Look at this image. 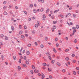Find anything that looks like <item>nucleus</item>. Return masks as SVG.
<instances>
[{"instance_id": "obj_1", "label": "nucleus", "mask_w": 79, "mask_h": 79, "mask_svg": "<svg viewBox=\"0 0 79 79\" xmlns=\"http://www.w3.org/2000/svg\"><path fill=\"white\" fill-rule=\"evenodd\" d=\"M18 69L19 70V71H21V66H18Z\"/></svg>"}, {"instance_id": "obj_2", "label": "nucleus", "mask_w": 79, "mask_h": 79, "mask_svg": "<svg viewBox=\"0 0 79 79\" xmlns=\"http://www.w3.org/2000/svg\"><path fill=\"white\" fill-rule=\"evenodd\" d=\"M34 72L35 73H39V71L38 70H37V69H35L34 70Z\"/></svg>"}, {"instance_id": "obj_3", "label": "nucleus", "mask_w": 79, "mask_h": 79, "mask_svg": "<svg viewBox=\"0 0 79 79\" xmlns=\"http://www.w3.org/2000/svg\"><path fill=\"white\" fill-rule=\"evenodd\" d=\"M42 79H44V78L45 77V75H44V74L42 73Z\"/></svg>"}, {"instance_id": "obj_4", "label": "nucleus", "mask_w": 79, "mask_h": 79, "mask_svg": "<svg viewBox=\"0 0 79 79\" xmlns=\"http://www.w3.org/2000/svg\"><path fill=\"white\" fill-rule=\"evenodd\" d=\"M53 50L54 52V53H56L57 52L56 51V50L55 49V48H53Z\"/></svg>"}, {"instance_id": "obj_5", "label": "nucleus", "mask_w": 79, "mask_h": 79, "mask_svg": "<svg viewBox=\"0 0 79 79\" xmlns=\"http://www.w3.org/2000/svg\"><path fill=\"white\" fill-rule=\"evenodd\" d=\"M3 14L4 15H8L6 11H4V12Z\"/></svg>"}, {"instance_id": "obj_6", "label": "nucleus", "mask_w": 79, "mask_h": 79, "mask_svg": "<svg viewBox=\"0 0 79 79\" xmlns=\"http://www.w3.org/2000/svg\"><path fill=\"white\" fill-rule=\"evenodd\" d=\"M44 11V8H41L40 10V11L41 12H43Z\"/></svg>"}, {"instance_id": "obj_7", "label": "nucleus", "mask_w": 79, "mask_h": 79, "mask_svg": "<svg viewBox=\"0 0 79 79\" xmlns=\"http://www.w3.org/2000/svg\"><path fill=\"white\" fill-rule=\"evenodd\" d=\"M14 27H13V26H12L11 27V30H12V31H14Z\"/></svg>"}, {"instance_id": "obj_8", "label": "nucleus", "mask_w": 79, "mask_h": 79, "mask_svg": "<svg viewBox=\"0 0 79 79\" xmlns=\"http://www.w3.org/2000/svg\"><path fill=\"white\" fill-rule=\"evenodd\" d=\"M56 64H57V65H58V66H61V64H60V63L59 62H57Z\"/></svg>"}, {"instance_id": "obj_9", "label": "nucleus", "mask_w": 79, "mask_h": 79, "mask_svg": "<svg viewBox=\"0 0 79 79\" xmlns=\"http://www.w3.org/2000/svg\"><path fill=\"white\" fill-rule=\"evenodd\" d=\"M37 24L38 26H40V22L39 21H38L37 22Z\"/></svg>"}, {"instance_id": "obj_10", "label": "nucleus", "mask_w": 79, "mask_h": 79, "mask_svg": "<svg viewBox=\"0 0 79 79\" xmlns=\"http://www.w3.org/2000/svg\"><path fill=\"white\" fill-rule=\"evenodd\" d=\"M4 37V35H3V34H1L0 35L1 38H3Z\"/></svg>"}, {"instance_id": "obj_11", "label": "nucleus", "mask_w": 79, "mask_h": 79, "mask_svg": "<svg viewBox=\"0 0 79 79\" xmlns=\"http://www.w3.org/2000/svg\"><path fill=\"white\" fill-rule=\"evenodd\" d=\"M26 53L27 55H29L30 54V52H29V51H27V52Z\"/></svg>"}, {"instance_id": "obj_12", "label": "nucleus", "mask_w": 79, "mask_h": 79, "mask_svg": "<svg viewBox=\"0 0 79 79\" xmlns=\"http://www.w3.org/2000/svg\"><path fill=\"white\" fill-rule=\"evenodd\" d=\"M33 12H34V13H37V10L35 9H34Z\"/></svg>"}, {"instance_id": "obj_13", "label": "nucleus", "mask_w": 79, "mask_h": 79, "mask_svg": "<svg viewBox=\"0 0 79 79\" xmlns=\"http://www.w3.org/2000/svg\"><path fill=\"white\" fill-rule=\"evenodd\" d=\"M21 37L22 39H24V38H25L24 36L23 35H21Z\"/></svg>"}, {"instance_id": "obj_14", "label": "nucleus", "mask_w": 79, "mask_h": 79, "mask_svg": "<svg viewBox=\"0 0 79 79\" xmlns=\"http://www.w3.org/2000/svg\"><path fill=\"white\" fill-rule=\"evenodd\" d=\"M40 47L41 48H44V46L43 44H41L40 45Z\"/></svg>"}, {"instance_id": "obj_15", "label": "nucleus", "mask_w": 79, "mask_h": 79, "mask_svg": "<svg viewBox=\"0 0 79 79\" xmlns=\"http://www.w3.org/2000/svg\"><path fill=\"white\" fill-rule=\"evenodd\" d=\"M31 67H32L33 69H35V66H34V65H32L31 66Z\"/></svg>"}, {"instance_id": "obj_16", "label": "nucleus", "mask_w": 79, "mask_h": 79, "mask_svg": "<svg viewBox=\"0 0 79 79\" xmlns=\"http://www.w3.org/2000/svg\"><path fill=\"white\" fill-rule=\"evenodd\" d=\"M5 40H8V37L7 36H5Z\"/></svg>"}, {"instance_id": "obj_17", "label": "nucleus", "mask_w": 79, "mask_h": 79, "mask_svg": "<svg viewBox=\"0 0 79 79\" xmlns=\"http://www.w3.org/2000/svg\"><path fill=\"white\" fill-rule=\"evenodd\" d=\"M19 34H20V35H21V34H23V31H21L19 32Z\"/></svg>"}, {"instance_id": "obj_18", "label": "nucleus", "mask_w": 79, "mask_h": 79, "mask_svg": "<svg viewBox=\"0 0 79 79\" xmlns=\"http://www.w3.org/2000/svg\"><path fill=\"white\" fill-rule=\"evenodd\" d=\"M51 63H52V64H54V63H55V60H52L51 61Z\"/></svg>"}, {"instance_id": "obj_19", "label": "nucleus", "mask_w": 79, "mask_h": 79, "mask_svg": "<svg viewBox=\"0 0 79 79\" xmlns=\"http://www.w3.org/2000/svg\"><path fill=\"white\" fill-rule=\"evenodd\" d=\"M6 3H7V2L6 1H4L3 2V4L4 5H5V4H6Z\"/></svg>"}, {"instance_id": "obj_20", "label": "nucleus", "mask_w": 79, "mask_h": 79, "mask_svg": "<svg viewBox=\"0 0 79 79\" xmlns=\"http://www.w3.org/2000/svg\"><path fill=\"white\" fill-rule=\"evenodd\" d=\"M12 6H13L11 5H9V8L10 9V8H11L12 7Z\"/></svg>"}, {"instance_id": "obj_21", "label": "nucleus", "mask_w": 79, "mask_h": 79, "mask_svg": "<svg viewBox=\"0 0 79 79\" xmlns=\"http://www.w3.org/2000/svg\"><path fill=\"white\" fill-rule=\"evenodd\" d=\"M64 51L65 52H69V49H67L65 50Z\"/></svg>"}, {"instance_id": "obj_22", "label": "nucleus", "mask_w": 79, "mask_h": 79, "mask_svg": "<svg viewBox=\"0 0 79 79\" xmlns=\"http://www.w3.org/2000/svg\"><path fill=\"white\" fill-rule=\"evenodd\" d=\"M13 58L14 60H16V57L14 56H13Z\"/></svg>"}, {"instance_id": "obj_23", "label": "nucleus", "mask_w": 79, "mask_h": 79, "mask_svg": "<svg viewBox=\"0 0 79 79\" xmlns=\"http://www.w3.org/2000/svg\"><path fill=\"white\" fill-rule=\"evenodd\" d=\"M58 11H59V10H55L54 11V13H57V12H58Z\"/></svg>"}, {"instance_id": "obj_24", "label": "nucleus", "mask_w": 79, "mask_h": 79, "mask_svg": "<svg viewBox=\"0 0 79 79\" xmlns=\"http://www.w3.org/2000/svg\"><path fill=\"white\" fill-rule=\"evenodd\" d=\"M65 59H66V60L67 61H68L69 60V58L68 57H66L65 58Z\"/></svg>"}, {"instance_id": "obj_25", "label": "nucleus", "mask_w": 79, "mask_h": 79, "mask_svg": "<svg viewBox=\"0 0 79 79\" xmlns=\"http://www.w3.org/2000/svg\"><path fill=\"white\" fill-rule=\"evenodd\" d=\"M46 55H47V56H49V55H50L49 52H47L46 53Z\"/></svg>"}, {"instance_id": "obj_26", "label": "nucleus", "mask_w": 79, "mask_h": 79, "mask_svg": "<svg viewBox=\"0 0 79 79\" xmlns=\"http://www.w3.org/2000/svg\"><path fill=\"white\" fill-rule=\"evenodd\" d=\"M27 46L28 47H31V44H29L27 45Z\"/></svg>"}, {"instance_id": "obj_27", "label": "nucleus", "mask_w": 79, "mask_h": 79, "mask_svg": "<svg viewBox=\"0 0 79 79\" xmlns=\"http://www.w3.org/2000/svg\"><path fill=\"white\" fill-rule=\"evenodd\" d=\"M7 8V6H4L3 7V10H5V9H6V8Z\"/></svg>"}, {"instance_id": "obj_28", "label": "nucleus", "mask_w": 79, "mask_h": 79, "mask_svg": "<svg viewBox=\"0 0 79 79\" xmlns=\"http://www.w3.org/2000/svg\"><path fill=\"white\" fill-rule=\"evenodd\" d=\"M23 66H24V67L25 68H26V67H27V66H26V64H23Z\"/></svg>"}, {"instance_id": "obj_29", "label": "nucleus", "mask_w": 79, "mask_h": 79, "mask_svg": "<svg viewBox=\"0 0 79 79\" xmlns=\"http://www.w3.org/2000/svg\"><path fill=\"white\" fill-rule=\"evenodd\" d=\"M35 27H38V25H37V24H35Z\"/></svg>"}, {"instance_id": "obj_30", "label": "nucleus", "mask_w": 79, "mask_h": 79, "mask_svg": "<svg viewBox=\"0 0 79 79\" xmlns=\"http://www.w3.org/2000/svg\"><path fill=\"white\" fill-rule=\"evenodd\" d=\"M19 29H22V27L21 25H19Z\"/></svg>"}, {"instance_id": "obj_31", "label": "nucleus", "mask_w": 79, "mask_h": 79, "mask_svg": "<svg viewBox=\"0 0 79 79\" xmlns=\"http://www.w3.org/2000/svg\"><path fill=\"white\" fill-rule=\"evenodd\" d=\"M76 27L77 29H79V25H77L76 26Z\"/></svg>"}, {"instance_id": "obj_32", "label": "nucleus", "mask_w": 79, "mask_h": 79, "mask_svg": "<svg viewBox=\"0 0 79 79\" xmlns=\"http://www.w3.org/2000/svg\"><path fill=\"white\" fill-rule=\"evenodd\" d=\"M30 72L32 74H34V71L33 70L31 71Z\"/></svg>"}, {"instance_id": "obj_33", "label": "nucleus", "mask_w": 79, "mask_h": 79, "mask_svg": "<svg viewBox=\"0 0 79 79\" xmlns=\"http://www.w3.org/2000/svg\"><path fill=\"white\" fill-rule=\"evenodd\" d=\"M52 28H53L54 29H55L56 28V26H53Z\"/></svg>"}, {"instance_id": "obj_34", "label": "nucleus", "mask_w": 79, "mask_h": 79, "mask_svg": "<svg viewBox=\"0 0 79 79\" xmlns=\"http://www.w3.org/2000/svg\"><path fill=\"white\" fill-rule=\"evenodd\" d=\"M32 34H35V31H33L32 32Z\"/></svg>"}, {"instance_id": "obj_35", "label": "nucleus", "mask_w": 79, "mask_h": 79, "mask_svg": "<svg viewBox=\"0 0 79 79\" xmlns=\"http://www.w3.org/2000/svg\"><path fill=\"white\" fill-rule=\"evenodd\" d=\"M74 42L75 43H77V40L75 39L74 40Z\"/></svg>"}, {"instance_id": "obj_36", "label": "nucleus", "mask_w": 79, "mask_h": 79, "mask_svg": "<svg viewBox=\"0 0 79 79\" xmlns=\"http://www.w3.org/2000/svg\"><path fill=\"white\" fill-rule=\"evenodd\" d=\"M73 74H74V75H76V72L74 71L73 72Z\"/></svg>"}, {"instance_id": "obj_37", "label": "nucleus", "mask_w": 79, "mask_h": 79, "mask_svg": "<svg viewBox=\"0 0 79 79\" xmlns=\"http://www.w3.org/2000/svg\"><path fill=\"white\" fill-rule=\"evenodd\" d=\"M55 42H57L58 41V38H56L55 40Z\"/></svg>"}, {"instance_id": "obj_38", "label": "nucleus", "mask_w": 79, "mask_h": 79, "mask_svg": "<svg viewBox=\"0 0 79 79\" xmlns=\"http://www.w3.org/2000/svg\"><path fill=\"white\" fill-rule=\"evenodd\" d=\"M49 78H50V79H52L53 77H52V76L50 75L49 76Z\"/></svg>"}, {"instance_id": "obj_39", "label": "nucleus", "mask_w": 79, "mask_h": 79, "mask_svg": "<svg viewBox=\"0 0 79 79\" xmlns=\"http://www.w3.org/2000/svg\"><path fill=\"white\" fill-rule=\"evenodd\" d=\"M48 58L49 60H52V57H51V56H48Z\"/></svg>"}, {"instance_id": "obj_40", "label": "nucleus", "mask_w": 79, "mask_h": 79, "mask_svg": "<svg viewBox=\"0 0 79 79\" xmlns=\"http://www.w3.org/2000/svg\"><path fill=\"white\" fill-rule=\"evenodd\" d=\"M30 6L31 7V8H32L33 7V5H32V4H30Z\"/></svg>"}, {"instance_id": "obj_41", "label": "nucleus", "mask_w": 79, "mask_h": 79, "mask_svg": "<svg viewBox=\"0 0 79 79\" xmlns=\"http://www.w3.org/2000/svg\"><path fill=\"white\" fill-rule=\"evenodd\" d=\"M50 11V9H48L46 10V13H48Z\"/></svg>"}, {"instance_id": "obj_42", "label": "nucleus", "mask_w": 79, "mask_h": 79, "mask_svg": "<svg viewBox=\"0 0 79 79\" xmlns=\"http://www.w3.org/2000/svg\"><path fill=\"white\" fill-rule=\"evenodd\" d=\"M45 39L46 41H47V40H48V37H46L45 38Z\"/></svg>"}, {"instance_id": "obj_43", "label": "nucleus", "mask_w": 79, "mask_h": 79, "mask_svg": "<svg viewBox=\"0 0 79 79\" xmlns=\"http://www.w3.org/2000/svg\"><path fill=\"white\" fill-rule=\"evenodd\" d=\"M19 63H21V59H20L19 61Z\"/></svg>"}, {"instance_id": "obj_44", "label": "nucleus", "mask_w": 79, "mask_h": 79, "mask_svg": "<svg viewBox=\"0 0 79 79\" xmlns=\"http://www.w3.org/2000/svg\"><path fill=\"white\" fill-rule=\"evenodd\" d=\"M23 12L25 13V14L26 15H27V12L26 11H23Z\"/></svg>"}, {"instance_id": "obj_45", "label": "nucleus", "mask_w": 79, "mask_h": 79, "mask_svg": "<svg viewBox=\"0 0 79 79\" xmlns=\"http://www.w3.org/2000/svg\"><path fill=\"white\" fill-rule=\"evenodd\" d=\"M72 7H69V10H72Z\"/></svg>"}, {"instance_id": "obj_46", "label": "nucleus", "mask_w": 79, "mask_h": 79, "mask_svg": "<svg viewBox=\"0 0 79 79\" xmlns=\"http://www.w3.org/2000/svg\"><path fill=\"white\" fill-rule=\"evenodd\" d=\"M59 16H60V17H61L62 18H63V17H64L63 15H59Z\"/></svg>"}, {"instance_id": "obj_47", "label": "nucleus", "mask_w": 79, "mask_h": 79, "mask_svg": "<svg viewBox=\"0 0 79 79\" xmlns=\"http://www.w3.org/2000/svg\"><path fill=\"white\" fill-rule=\"evenodd\" d=\"M74 30V31H76V27H73L72 28Z\"/></svg>"}, {"instance_id": "obj_48", "label": "nucleus", "mask_w": 79, "mask_h": 79, "mask_svg": "<svg viewBox=\"0 0 79 79\" xmlns=\"http://www.w3.org/2000/svg\"><path fill=\"white\" fill-rule=\"evenodd\" d=\"M43 66H47V64L46 63H43Z\"/></svg>"}, {"instance_id": "obj_49", "label": "nucleus", "mask_w": 79, "mask_h": 79, "mask_svg": "<svg viewBox=\"0 0 79 79\" xmlns=\"http://www.w3.org/2000/svg\"><path fill=\"white\" fill-rule=\"evenodd\" d=\"M40 37H43V35H42V34H40Z\"/></svg>"}, {"instance_id": "obj_50", "label": "nucleus", "mask_w": 79, "mask_h": 79, "mask_svg": "<svg viewBox=\"0 0 79 79\" xmlns=\"http://www.w3.org/2000/svg\"><path fill=\"white\" fill-rule=\"evenodd\" d=\"M27 29V27H26V26H24V29Z\"/></svg>"}, {"instance_id": "obj_51", "label": "nucleus", "mask_w": 79, "mask_h": 79, "mask_svg": "<svg viewBox=\"0 0 79 79\" xmlns=\"http://www.w3.org/2000/svg\"><path fill=\"white\" fill-rule=\"evenodd\" d=\"M43 18H46V17H45V15H43Z\"/></svg>"}, {"instance_id": "obj_52", "label": "nucleus", "mask_w": 79, "mask_h": 79, "mask_svg": "<svg viewBox=\"0 0 79 79\" xmlns=\"http://www.w3.org/2000/svg\"><path fill=\"white\" fill-rule=\"evenodd\" d=\"M48 71H49V72L51 71V69H50L49 68H48Z\"/></svg>"}, {"instance_id": "obj_53", "label": "nucleus", "mask_w": 79, "mask_h": 79, "mask_svg": "<svg viewBox=\"0 0 79 79\" xmlns=\"http://www.w3.org/2000/svg\"><path fill=\"white\" fill-rule=\"evenodd\" d=\"M41 2L42 3H44V0H41Z\"/></svg>"}, {"instance_id": "obj_54", "label": "nucleus", "mask_w": 79, "mask_h": 79, "mask_svg": "<svg viewBox=\"0 0 79 79\" xmlns=\"http://www.w3.org/2000/svg\"><path fill=\"white\" fill-rule=\"evenodd\" d=\"M14 19H15L14 18H11V21H14Z\"/></svg>"}, {"instance_id": "obj_55", "label": "nucleus", "mask_w": 79, "mask_h": 79, "mask_svg": "<svg viewBox=\"0 0 79 79\" xmlns=\"http://www.w3.org/2000/svg\"><path fill=\"white\" fill-rule=\"evenodd\" d=\"M76 69H77V70H79V68L78 67H77L76 68Z\"/></svg>"}, {"instance_id": "obj_56", "label": "nucleus", "mask_w": 79, "mask_h": 79, "mask_svg": "<svg viewBox=\"0 0 79 79\" xmlns=\"http://www.w3.org/2000/svg\"><path fill=\"white\" fill-rule=\"evenodd\" d=\"M62 71H63V73H65L66 71H65V69H63L62 70Z\"/></svg>"}, {"instance_id": "obj_57", "label": "nucleus", "mask_w": 79, "mask_h": 79, "mask_svg": "<svg viewBox=\"0 0 79 79\" xmlns=\"http://www.w3.org/2000/svg\"><path fill=\"white\" fill-rule=\"evenodd\" d=\"M72 57H74V56H75V54H72Z\"/></svg>"}, {"instance_id": "obj_58", "label": "nucleus", "mask_w": 79, "mask_h": 79, "mask_svg": "<svg viewBox=\"0 0 79 79\" xmlns=\"http://www.w3.org/2000/svg\"><path fill=\"white\" fill-rule=\"evenodd\" d=\"M24 59L25 60H26V56H24Z\"/></svg>"}, {"instance_id": "obj_59", "label": "nucleus", "mask_w": 79, "mask_h": 79, "mask_svg": "<svg viewBox=\"0 0 79 79\" xmlns=\"http://www.w3.org/2000/svg\"><path fill=\"white\" fill-rule=\"evenodd\" d=\"M73 17H74V18H76V15H75L74 14H73Z\"/></svg>"}, {"instance_id": "obj_60", "label": "nucleus", "mask_w": 79, "mask_h": 79, "mask_svg": "<svg viewBox=\"0 0 79 79\" xmlns=\"http://www.w3.org/2000/svg\"><path fill=\"white\" fill-rule=\"evenodd\" d=\"M1 58H2V59H3V58H4V56L2 55V56H1Z\"/></svg>"}, {"instance_id": "obj_61", "label": "nucleus", "mask_w": 79, "mask_h": 79, "mask_svg": "<svg viewBox=\"0 0 79 79\" xmlns=\"http://www.w3.org/2000/svg\"><path fill=\"white\" fill-rule=\"evenodd\" d=\"M35 44L36 45V46L38 44H37V42H35Z\"/></svg>"}, {"instance_id": "obj_62", "label": "nucleus", "mask_w": 79, "mask_h": 79, "mask_svg": "<svg viewBox=\"0 0 79 79\" xmlns=\"http://www.w3.org/2000/svg\"><path fill=\"white\" fill-rule=\"evenodd\" d=\"M26 64H29V62L27 61L26 62Z\"/></svg>"}, {"instance_id": "obj_63", "label": "nucleus", "mask_w": 79, "mask_h": 79, "mask_svg": "<svg viewBox=\"0 0 79 79\" xmlns=\"http://www.w3.org/2000/svg\"><path fill=\"white\" fill-rule=\"evenodd\" d=\"M73 62L74 63H76V60H73Z\"/></svg>"}, {"instance_id": "obj_64", "label": "nucleus", "mask_w": 79, "mask_h": 79, "mask_svg": "<svg viewBox=\"0 0 79 79\" xmlns=\"http://www.w3.org/2000/svg\"><path fill=\"white\" fill-rule=\"evenodd\" d=\"M25 79H28V77H25Z\"/></svg>"}]
</instances>
